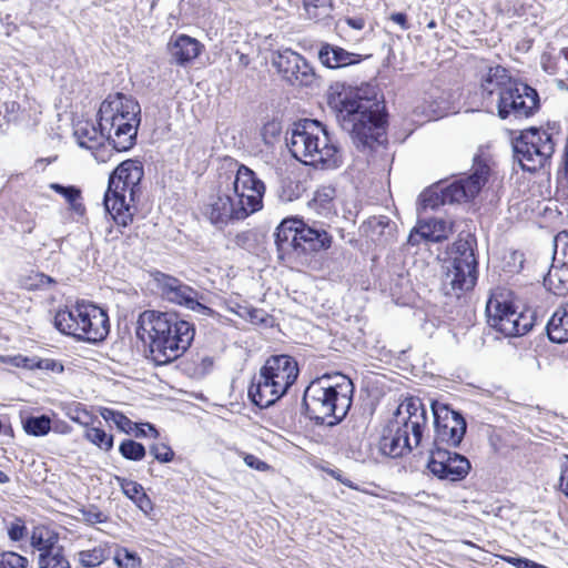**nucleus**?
I'll list each match as a JSON object with an SVG mask.
<instances>
[{"label": "nucleus", "instance_id": "1", "mask_svg": "<svg viewBox=\"0 0 568 568\" xmlns=\"http://www.w3.org/2000/svg\"><path fill=\"white\" fill-rule=\"evenodd\" d=\"M136 335L149 343L152 361L156 365H165L189 349L195 327L176 313L145 311L139 317Z\"/></svg>", "mask_w": 568, "mask_h": 568}, {"label": "nucleus", "instance_id": "2", "mask_svg": "<svg viewBox=\"0 0 568 568\" xmlns=\"http://www.w3.org/2000/svg\"><path fill=\"white\" fill-rule=\"evenodd\" d=\"M327 103L358 148H372L379 142L386 119L377 100L363 97L359 90L343 87L328 94Z\"/></svg>", "mask_w": 568, "mask_h": 568}, {"label": "nucleus", "instance_id": "3", "mask_svg": "<svg viewBox=\"0 0 568 568\" xmlns=\"http://www.w3.org/2000/svg\"><path fill=\"white\" fill-rule=\"evenodd\" d=\"M354 384L343 374L324 375L311 382L303 405L311 419L329 426L338 424L351 409Z\"/></svg>", "mask_w": 568, "mask_h": 568}, {"label": "nucleus", "instance_id": "4", "mask_svg": "<svg viewBox=\"0 0 568 568\" xmlns=\"http://www.w3.org/2000/svg\"><path fill=\"white\" fill-rule=\"evenodd\" d=\"M427 424V409L422 399L406 398L397 407L381 439L382 452L393 458L410 453L422 445Z\"/></svg>", "mask_w": 568, "mask_h": 568}, {"label": "nucleus", "instance_id": "5", "mask_svg": "<svg viewBox=\"0 0 568 568\" xmlns=\"http://www.w3.org/2000/svg\"><path fill=\"white\" fill-rule=\"evenodd\" d=\"M143 175V165L136 160L123 161L111 173L103 204L118 225L128 226L132 223Z\"/></svg>", "mask_w": 568, "mask_h": 568}, {"label": "nucleus", "instance_id": "6", "mask_svg": "<svg viewBox=\"0 0 568 568\" xmlns=\"http://www.w3.org/2000/svg\"><path fill=\"white\" fill-rule=\"evenodd\" d=\"M286 141L292 155L304 164L335 169L342 163L341 150L317 120L305 119L294 124Z\"/></svg>", "mask_w": 568, "mask_h": 568}, {"label": "nucleus", "instance_id": "7", "mask_svg": "<svg viewBox=\"0 0 568 568\" xmlns=\"http://www.w3.org/2000/svg\"><path fill=\"white\" fill-rule=\"evenodd\" d=\"M101 130H106L108 141L119 152L130 150L136 140L141 108L136 100L121 92L109 94L99 112Z\"/></svg>", "mask_w": 568, "mask_h": 568}, {"label": "nucleus", "instance_id": "8", "mask_svg": "<svg viewBox=\"0 0 568 568\" xmlns=\"http://www.w3.org/2000/svg\"><path fill=\"white\" fill-rule=\"evenodd\" d=\"M54 327L62 334L88 343H99L106 338L110 322L106 312L85 301L55 313Z\"/></svg>", "mask_w": 568, "mask_h": 568}, {"label": "nucleus", "instance_id": "9", "mask_svg": "<svg viewBox=\"0 0 568 568\" xmlns=\"http://www.w3.org/2000/svg\"><path fill=\"white\" fill-rule=\"evenodd\" d=\"M274 236L280 258L306 256L332 245V236L323 225L316 222L308 224L298 219L282 221Z\"/></svg>", "mask_w": 568, "mask_h": 568}, {"label": "nucleus", "instance_id": "10", "mask_svg": "<svg viewBox=\"0 0 568 568\" xmlns=\"http://www.w3.org/2000/svg\"><path fill=\"white\" fill-rule=\"evenodd\" d=\"M469 175L462 176L440 189L423 192L419 196L420 205L426 209H436L444 204L468 202L474 199L486 184L490 168L480 156L474 159Z\"/></svg>", "mask_w": 568, "mask_h": 568}, {"label": "nucleus", "instance_id": "11", "mask_svg": "<svg viewBox=\"0 0 568 568\" xmlns=\"http://www.w3.org/2000/svg\"><path fill=\"white\" fill-rule=\"evenodd\" d=\"M476 240L468 234L459 237L452 248V256L443 277V286L447 295L460 296L471 290L477 282V260L474 253Z\"/></svg>", "mask_w": 568, "mask_h": 568}, {"label": "nucleus", "instance_id": "12", "mask_svg": "<svg viewBox=\"0 0 568 568\" xmlns=\"http://www.w3.org/2000/svg\"><path fill=\"white\" fill-rule=\"evenodd\" d=\"M487 323L506 337L527 334L534 326L535 314L530 310L519 311L506 291L494 292L486 304Z\"/></svg>", "mask_w": 568, "mask_h": 568}, {"label": "nucleus", "instance_id": "13", "mask_svg": "<svg viewBox=\"0 0 568 568\" xmlns=\"http://www.w3.org/2000/svg\"><path fill=\"white\" fill-rule=\"evenodd\" d=\"M514 159L523 170L535 172L542 168L555 151L551 134L530 128L513 140Z\"/></svg>", "mask_w": 568, "mask_h": 568}, {"label": "nucleus", "instance_id": "14", "mask_svg": "<svg viewBox=\"0 0 568 568\" xmlns=\"http://www.w3.org/2000/svg\"><path fill=\"white\" fill-rule=\"evenodd\" d=\"M539 109L538 92L528 84L514 79L503 94L495 100L489 109L490 113L496 112L503 119H527L534 115Z\"/></svg>", "mask_w": 568, "mask_h": 568}, {"label": "nucleus", "instance_id": "15", "mask_svg": "<svg viewBox=\"0 0 568 568\" xmlns=\"http://www.w3.org/2000/svg\"><path fill=\"white\" fill-rule=\"evenodd\" d=\"M435 436L433 448L457 447L462 443L467 424L463 415L445 404L433 403Z\"/></svg>", "mask_w": 568, "mask_h": 568}, {"label": "nucleus", "instance_id": "16", "mask_svg": "<svg viewBox=\"0 0 568 568\" xmlns=\"http://www.w3.org/2000/svg\"><path fill=\"white\" fill-rule=\"evenodd\" d=\"M229 192H231L236 205L242 206L245 211V217L260 211L263 206L265 185L255 172L244 164L239 165L232 189Z\"/></svg>", "mask_w": 568, "mask_h": 568}, {"label": "nucleus", "instance_id": "17", "mask_svg": "<svg viewBox=\"0 0 568 568\" xmlns=\"http://www.w3.org/2000/svg\"><path fill=\"white\" fill-rule=\"evenodd\" d=\"M152 276L161 295L169 302L182 305L200 314H210L212 312L211 308L199 301V292L182 283L179 278L161 272H155Z\"/></svg>", "mask_w": 568, "mask_h": 568}, {"label": "nucleus", "instance_id": "18", "mask_svg": "<svg viewBox=\"0 0 568 568\" xmlns=\"http://www.w3.org/2000/svg\"><path fill=\"white\" fill-rule=\"evenodd\" d=\"M272 63L283 80L291 85L308 87L315 80V72L307 60L291 49L277 51Z\"/></svg>", "mask_w": 568, "mask_h": 568}, {"label": "nucleus", "instance_id": "19", "mask_svg": "<svg viewBox=\"0 0 568 568\" xmlns=\"http://www.w3.org/2000/svg\"><path fill=\"white\" fill-rule=\"evenodd\" d=\"M470 462L458 453L447 448H432L427 469L440 480L459 481L470 470Z\"/></svg>", "mask_w": 568, "mask_h": 568}, {"label": "nucleus", "instance_id": "20", "mask_svg": "<svg viewBox=\"0 0 568 568\" xmlns=\"http://www.w3.org/2000/svg\"><path fill=\"white\" fill-rule=\"evenodd\" d=\"M514 78L510 77L507 69L500 65L487 67L480 77V98L481 103L487 111L493 108L497 100L508 88Z\"/></svg>", "mask_w": 568, "mask_h": 568}, {"label": "nucleus", "instance_id": "21", "mask_svg": "<svg viewBox=\"0 0 568 568\" xmlns=\"http://www.w3.org/2000/svg\"><path fill=\"white\" fill-rule=\"evenodd\" d=\"M260 372L271 379L278 381V384L288 390L297 379L298 366L292 356L273 355L266 359Z\"/></svg>", "mask_w": 568, "mask_h": 568}, {"label": "nucleus", "instance_id": "22", "mask_svg": "<svg viewBox=\"0 0 568 568\" xmlns=\"http://www.w3.org/2000/svg\"><path fill=\"white\" fill-rule=\"evenodd\" d=\"M278 381L265 376L262 372L255 376L248 387V397L260 408H267L286 394Z\"/></svg>", "mask_w": 568, "mask_h": 568}, {"label": "nucleus", "instance_id": "23", "mask_svg": "<svg viewBox=\"0 0 568 568\" xmlns=\"http://www.w3.org/2000/svg\"><path fill=\"white\" fill-rule=\"evenodd\" d=\"M204 45L197 39L183 33H174L168 42L170 62L186 67L201 54Z\"/></svg>", "mask_w": 568, "mask_h": 568}, {"label": "nucleus", "instance_id": "24", "mask_svg": "<svg viewBox=\"0 0 568 568\" xmlns=\"http://www.w3.org/2000/svg\"><path fill=\"white\" fill-rule=\"evenodd\" d=\"M453 232L452 223L443 219L419 220L408 235V244L442 242Z\"/></svg>", "mask_w": 568, "mask_h": 568}, {"label": "nucleus", "instance_id": "25", "mask_svg": "<svg viewBox=\"0 0 568 568\" xmlns=\"http://www.w3.org/2000/svg\"><path fill=\"white\" fill-rule=\"evenodd\" d=\"M244 210L242 206H237L235 201L232 199L231 192L217 194L212 199L205 214L209 216L213 224H226L229 221H242L244 216Z\"/></svg>", "mask_w": 568, "mask_h": 568}, {"label": "nucleus", "instance_id": "26", "mask_svg": "<svg viewBox=\"0 0 568 568\" xmlns=\"http://www.w3.org/2000/svg\"><path fill=\"white\" fill-rule=\"evenodd\" d=\"M318 60L328 69H341L359 63L362 55L325 42L318 50Z\"/></svg>", "mask_w": 568, "mask_h": 568}, {"label": "nucleus", "instance_id": "27", "mask_svg": "<svg viewBox=\"0 0 568 568\" xmlns=\"http://www.w3.org/2000/svg\"><path fill=\"white\" fill-rule=\"evenodd\" d=\"M395 224L387 216H373L364 225V232L374 243L386 245L394 241Z\"/></svg>", "mask_w": 568, "mask_h": 568}, {"label": "nucleus", "instance_id": "28", "mask_svg": "<svg viewBox=\"0 0 568 568\" xmlns=\"http://www.w3.org/2000/svg\"><path fill=\"white\" fill-rule=\"evenodd\" d=\"M74 138L78 144L88 150H95L103 144L104 139H108L106 130H101V126H95L90 121H79L74 125Z\"/></svg>", "mask_w": 568, "mask_h": 568}, {"label": "nucleus", "instance_id": "29", "mask_svg": "<svg viewBox=\"0 0 568 568\" xmlns=\"http://www.w3.org/2000/svg\"><path fill=\"white\" fill-rule=\"evenodd\" d=\"M545 286L556 295L568 294V264L565 262H552L549 272L544 278Z\"/></svg>", "mask_w": 568, "mask_h": 568}, {"label": "nucleus", "instance_id": "30", "mask_svg": "<svg viewBox=\"0 0 568 568\" xmlns=\"http://www.w3.org/2000/svg\"><path fill=\"white\" fill-rule=\"evenodd\" d=\"M546 328L551 342L559 344L568 342V303L552 314Z\"/></svg>", "mask_w": 568, "mask_h": 568}, {"label": "nucleus", "instance_id": "31", "mask_svg": "<svg viewBox=\"0 0 568 568\" xmlns=\"http://www.w3.org/2000/svg\"><path fill=\"white\" fill-rule=\"evenodd\" d=\"M336 190L332 186H322L318 189L313 197V204L316 209H322L323 214L327 215L334 212V199Z\"/></svg>", "mask_w": 568, "mask_h": 568}, {"label": "nucleus", "instance_id": "32", "mask_svg": "<svg viewBox=\"0 0 568 568\" xmlns=\"http://www.w3.org/2000/svg\"><path fill=\"white\" fill-rule=\"evenodd\" d=\"M40 568H70V564L61 548H51L39 555Z\"/></svg>", "mask_w": 568, "mask_h": 568}, {"label": "nucleus", "instance_id": "33", "mask_svg": "<svg viewBox=\"0 0 568 568\" xmlns=\"http://www.w3.org/2000/svg\"><path fill=\"white\" fill-rule=\"evenodd\" d=\"M23 429L32 436H44L51 429V419L47 415L27 417L23 420Z\"/></svg>", "mask_w": 568, "mask_h": 568}, {"label": "nucleus", "instance_id": "34", "mask_svg": "<svg viewBox=\"0 0 568 568\" xmlns=\"http://www.w3.org/2000/svg\"><path fill=\"white\" fill-rule=\"evenodd\" d=\"M109 558V550L104 546H97L92 549L81 550L78 554L79 562L84 567H97Z\"/></svg>", "mask_w": 568, "mask_h": 568}, {"label": "nucleus", "instance_id": "35", "mask_svg": "<svg viewBox=\"0 0 568 568\" xmlns=\"http://www.w3.org/2000/svg\"><path fill=\"white\" fill-rule=\"evenodd\" d=\"M84 437L92 444L97 445L99 448L109 452L113 447V436L105 433L100 427H88L84 434Z\"/></svg>", "mask_w": 568, "mask_h": 568}, {"label": "nucleus", "instance_id": "36", "mask_svg": "<svg viewBox=\"0 0 568 568\" xmlns=\"http://www.w3.org/2000/svg\"><path fill=\"white\" fill-rule=\"evenodd\" d=\"M120 454L129 460H142L145 456V447L133 439H124L119 447Z\"/></svg>", "mask_w": 568, "mask_h": 568}, {"label": "nucleus", "instance_id": "37", "mask_svg": "<svg viewBox=\"0 0 568 568\" xmlns=\"http://www.w3.org/2000/svg\"><path fill=\"white\" fill-rule=\"evenodd\" d=\"M50 189L62 195L74 211L83 209L82 204L78 203L81 197V192L75 186H64L59 183H51Z\"/></svg>", "mask_w": 568, "mask_h": 568}, {"label": "nucleus", "instance_id": "38", "mask_svg": "<svg viewBox=\"0 0 568 568\" xmlns=\"http://www.w3.org/2000/svg\"><path fill=\"white\" fill-rule=\"evenodd\" d=\"M100 413L105 422L114 423L120 430L124 433L131 432L133 423L122 413L112 408H102Z\"/></svg>", "mask_w": 568, "mask_h": 568}, {"label": "nucleus", "instance_id": "39", "mask_svg": "<svg viewBox=\"0 0 568 568\" xmlns=\"http://www.w3.org/2000/svg\"><path fill=\"white\" fill-rule=\"evenodd\" d=\"M555 262L568 264V230L559 232L554 239Z\"/></svg>", "mask_w": 568, "mask_h": 568}, {"label": "nucleus", "instance_id": "40", "mask_svg": "<svg viewBox=\"0 0 568 568\" xmlns=\"http://www.w3.org/2000/svg\"><path fill=\"white\" fill-rule=\"evenodd\" d=\"M114 561L120 568H138L141 565L140 557L126 548H121L115 552Z\"/></svg>", "mask_w": 568, "mask_h": 568}, {"label": "nucleus", "instance_id": "41", "mask_svg": "<svg viewBox=\"0 0 568 568\" xmlns=\"http://www.w3.org/2000/svg\"><path fill=\"white\" fill-rule=\"evenodd\" d=\"M28 559L13 551L0 554V568H26Z\"/></svg>", "mask_w": 568, "mask_h": 568}, {"label": "nucleus", "instance_id": "42", "mask_svg": "<svg viewBox=\"0 0 568 568\" xmlns=\"http://www.w3.org/2000/svg\"><path fill=\"white\" fill-rule=\"evenodd\" d=\"M6 526L8 536L12 541H20L27 535L26 523L20 517H14L13 520L7 521Z\"/></svg>", "mask_w": 568, "mask_h": 568}, {"label": "nucleus", "instance_id": "43", "mask_svg": "<svg viewBox=\"0 0 568 568\" xmlns=\"http://www.w3.org/2000/svg\"><path fill=\"white\" fill-rule=\"evenodd\" d=\"M48 534L42 528H36L31 535V545L40 552H44L50 550L51 548H55L51 538H45L44 535Z\"/></svg>", "mask_w": 568, "mask_h": 568}, {"label": "nucleus", "instance_id": "44", "mask_svg": "<svg viewBox=\"0 0 568 568\" xmlns=\"http://www.w3.org/2000/svg\"><path fill=\"white\" fill-rule=\"evenodd\" d=\"M150 454L160 463H170L174 458V452L172 448L163 443L151 445Z\"/></svg>", "mask_w": 568, "mask_h": 568}, {"label": "nucleus", "instance_id": "45", "mask_svg": "<svg viewBox=\"0 0 568 568\" xmlns=\"http://www.w3.org/2000/svg\"><path fill=\"white\" fill-rule=\"evenodd\" d=\"M68 416L75 423L89 427V424L92 422V415L80 404L75 405L73 408H70L68 412Z\"/></svg>", "mask_w": 568, "mask_h": 568}, {"label": "nucleus", "instance_id": "46", "mask_svg": "<svg viewBox=\"0 0 568 568\" xmlns=\"http://www.w3.org/2000/svg\"><path fill=\"white\" fill-rule=\"evenodd\" d=\"M116 480L120 483L123 494L132 500L143 491V487L136 481L120 477H116Z\"/></svg>", "mask_w": 568, "mask_h": 568}, {"label": "nucleus", "instance_id": "47", "mask_svg": "<svg viewBox=\"0 0 568 568\" xmlns=\"http://www.w3.org/2000/svg\"><path fill=\"white\" fill-rule=\"evenodd\" d=\"M329 0H303L304 9L310 19H318L321 13L318 10H325Z\"/></svg>", "mask_w": 568, "mask_h": 568}, {"label": "nucleus", "instance_id": "48", "mask_svg": "<svg viewBox=\"0 0 568 568\" xmlns=\"http://www.w3.org/2000/svg\"><path fill=\"white\" fill-rule=\"evenodd\" d=\"M82 519L90 525L100 524L105 520L103 513L99 511L95 507H90L81 510Z\"/></svg>", "mask_w": 568, "mask_h": 568}, {"label": "nucleus", "instance_id": "49", "mask_svg": "<svg viewBox=\"0 0 568 568\" xmlns=\"http://www.w3.org/2000/svg\"><path fill=\"white\" fill-rule=\"evenodd\" d=\"M240 315L246 316L247 320L253 324H265L267 322L266 312L258 308H244V313H240Z\"/></svg>", "mask_w": 568, "mask_h": 568}, {"label": "nucleus", "instance_id": "50", "mask_svg": "<svg viewBox=\"0 0 568 568\" xmlns=\"http://www.w3.org/2000/svg\"><path fill=\"white\" fill-rule=\"evenodd\" d=\"M136 506L144 513L149 514L153 509V505L149 496L142 491L135 499Z\"/></svg>", "mask_w": 568, "mask_h": 568}, {"label": "nucleus", "instance_id": "51", "mask_svg": "<svg viewBox=\"0 0 568 568\" xmlns=\"http://www.w3.org/2000/svg\"><path fill=\"white\" fill-rule=\"evenodd\" d=\"M560 488L568 496V456L561 464Z\"/></svg>", "mask_w": 568, "mask_h": 568}, {"label": "nucleus", "instance_id": "52", "mask_svg": "<svg viewBox=\"0 0 568 568\" xmlns=\"http://www.w3.org/2000/svg\"><path fill=\"white\" fill-rule=\"evenodd\" d=\"M389 19L398 24L403 30L409 29L407 16L403 12H394L389 16Z\"/></svg>", "mask_w": 568, "mask_h": 568}, {"label": "nucleus", "instance_id": "53", "mask_svg": "<svg viewBox=\"0 0 568 568\" xmlns=\"http://www.w3.org/2000/svg\"><path fill=\"white\" fill-rule=\"evenodd\" d=\"M244 460H245L247 466H250L252 468H255V469H258V470H263L267 466L264 462L260 460L254 455H247Z\"/></svg>", "mask_w": 568, "mask_h": 568}, {"label": "nucleus", "instance_id": "54", "mask_svg": "<svg viewBox=\"0 0 568 568\" xmlns=\"http://www.w3.org/2000/svg\"><path fill=\"white\" fill-rule=\"evenodd\" d=\"M278 132H280V128H278V124L275 122L266 123L262 129V135H263V139L265 142H267L266 134L270 133L272 135H276Z\"/></svg>", "mask_w": 568, "mask_h": 568}, {"label": "nucleus", "instance_id": "55", "mask_svg": "<svg viewBox=\"0 0 568 568\" xmlns=\"http://www.w3.org/2000/svg\"><path fill=\"white\" fill-rule=\"evenodd\" d=\"M557 63H558V69H562L565 72L568 73V48L562 49L559 52Z\"/></svg>", "mask_w": 568, "mask_h": 568}, {"label": "nucleus", "instance_id": "56", "mask_svg": "<svg viewBox=\"0 0 568 568\" xmlns=\"http://www.w3.org/2000/svg\"><path fill=\"white\" fill-rule=\"evenodd\" d=\"M346 23L355 30H362L365 26L363 18H347Z\"/></svg>", "mask_w": 568, "mask_h": 568}, {"label": "nucleus", "instance_id": "57", "mask_svg": "<svg viewBox=\"0 0 568 568\" xmlns=\"http://www.w3.org/2000/svg\"><path fill=\"white\" fill-rule=\"evenodd\" d=\"M20 362L17 363L18 366H23L26 368H37L38 358H29V357H19Z\"/></svg>", "mask_w": 568, "mask_h": 568}, {"label": "nucleus", "instance_id": "58", "mask_svg": "<svg viewBox=\"0 0 568 568\" xmlns=\"http://www.w3.org/2000/svg\"><path fill=\"white\" fill-rule=\"evenodd\" d=\"M54 363L50 359H38L37 361V368L40 369H51L53 367Z\"/></svg>", "mask_w": 568, "mask_h": 568}, {"label": "nucleus", "instance_id": "59", "mask_svg": "<svg viewBox=\"0 0 568 568\" xmlns=\"http://www.w3.org/2000/svg\"><path fill=\"white\" fill-rule=\"evenodd\" d=\"M331 474H332V476H333V477H335L337 480H339V481H341V483H343L344 485H347V486L352 487L351 483H348V481H346V480H344V479L342 478V475H341V473H339V471H335V470H333Z\"/></svg>", "mask_w": 568, "mask_h": 568}, {"label": "nucleus", "instance_id": "60", "mask_svg": "<svg viewBox=\"0 0 568 568\" xmlns=\"http://www.w3.org/2000/svg\"><path fill=\"white\" fill-rule=\"evenodd\" d=\"M518 558H519V557H510V556H509V557H503V559H504L506 562L510 564V565H511V566H514V567H515L516 559H518Z\"/></svg>", "mask_w": 568, "mask_h": 568}, {"label": "nucleus", "instance_id": "61", "mask_svg": "<svg viewBox=\"0 0 568 568\" xmlns=\"http://www.w3.org/2000/svg\"><path fill=\"white\" fill-rule=\"evenodd\" d=\"M9 481V477L2 470H0V484H6Z\"/></svg>", "mask_w": 568, "mask_h": 568}, {"label": "nucleus", "instance_id": "62", "mask_svg": "<svg viewBox=\"0 0 568 568\" xmlns=\"http://www.w3.org/2000/svg\"><path fill=\"white\" fill-rule=\"evenodd\" d=\"M143 426H146L149 428V430L153 434V436H158V430L154 428L153 425L151 424H144Z\"/></svg>", "mask_w": 568, "mask_h": 568}, {"label": "nucleus", "instance_id": "63", "mask_svg": "<svg viewBox=\"0 0 568 568\" xmlns=\"http://www.w3.org/2000/svg\"><path fill=\"white\" fill-rule=\"evenodd\" d=\"M136 436H146L144 428H140L139 432L136 433Z\"/></svg>", "mask_w": 568, "mask_h": 568}, {"label": "nucleus", "instance_id": "64", "mask_svg": "<svg viewBox=\"0 0 568 568\" xmlns=\"http://www.w3.org/2000/svg\"><path fill=\"white\" fill-rule=\"evenodd\" d=\"M429 29H434L436 27V22L434 20H432L428 26H427Z\"/></svg>", "mask_w": 568, "mask_h": 568}]
</instances>
